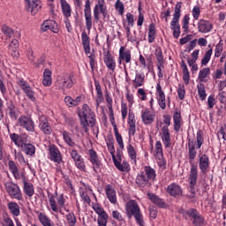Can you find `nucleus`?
Listing matches in <instances>:
<instances>
[{"instance_id": "1", "label": "nucleus", "mask_w": 226, "mask_h": 226, "mask_svg": "<svg viewBox=\"0 0 226 226\" xmlns=\"http://www.w3.org/2000/svg\"><path fill=\"white\" fill-rule=\"evenodd\" d=\"M79 117L80 124L86 133L89 132V127L93 128L96 124V115L87 104L83 105L82 111L79 113Z\"/></svg>"}, {"instance_id": "2", "label": "nucleus", "mask_w": 226, "mask_h": 226, "mask_svg": "<svg viewBox=\"0 0 226 226\" xmlns=\"http://www.w3.org/2000/svg\"><path fill=\"white\" fill-rule=\"evenodd\" d=\"M63 209L68 213V209H66V199L64 198V194L60 195H50L49 196V211H50L51 215H63Z\"/></svg>"}, {"instance_id": "3", "label": "nucleus", "mask_w": 226, "mask_h": 226, "mask_svg": "<svg viewBox=\"0 0 226 226\" xmlns=\"http://www.w3.org/2000/svg\"><path fill=\"white\" fill-rule=\"evenodd\" d=\"M199 178V170L197 169L196 165H192L191 167V170L189 173L188 177V193L185 195L186 199L188 200H191L192 202H195V197L197 195V192H195V186H197V179Z\"/></svg>"}, {"instance_id": "4", "label": "nucleus", "mask_w": 226, "mask_h": 226, "mask_svg": "<svg viewBox=\"0 0 226 226\" xmlns=\"http://www.w3.org/2000/svg\"><path fill=\"white\" fill-rule=\"evenodd\" d=\"M202 144H204V133L202 131H198L196 133V140L189 139L188 141V154L189 160L193 161L197 157V149H200L202 147Z\"/></svg>"}, {"instance_id": "5", "label": "nucleus", "mask_w": 226, "mask_h": 226, "mask_svg": "<svg viewBox=\"0 0 226 226\" xmlns=\"http://www.w3.org/2000/svg\"><path fill=\"white\" fill-rule=\"evenodd\" d=\"M55 86L61 91L72 89V87L75 86V79H73V74H62L60 76H57Z\"/></svg>"}, {"instance_id": "6", "label": "nucleus", "mask_w": 226, "mask_h": 226, "mask_svg": "<svg viewBox=\"0 0 226 226\" xmlns=\"http://www.w3.org/2000/svg\"><path fill=\"white\" fill-rule=\"evenodd\" d=\"M125 209L129 216H134L138 225L144 226V220L142 219L140 207H139V203H137V201L130 200L127 202Z\"/></svg>"}, {"instance_id": "7", "label": "nucleus", "mask_w": 226, "mask_h": 226, "mask_svg": "<svg viewBox=\"0 0 226 226\" xmlns=\"http://www.w3.org/2000/svg\"><path fill=\"white\" fill-rule=\"evenodd\" d=\"M100 13H102L104 20L105 19H109V11L107 10V5L105 4V0H98L97 4L94 8V19L95 24H98L100 20Z\"/></svg>"}, {"instance_id": "8", "label": "nucleus", "mask_w": 226, "mask_h": 226, "mask_svg": "<svg viewBox=\"0 0 226 226\" xmlns=\"http://www.w3.org/2000/svg\"><path fill=\"white\" fill-rule=\"evenodd\" d=\"M5 191L11 199H16V200H22V191H20V187L17 185V184L12 182L5 183Z\"/></svg>"}, {"instance_id": "9", "label": "nucleus", "mask_w": 226, "mask_h": 226, "mask_svg": "<svg viewBox=\"0 0 226 226\" xmlns=\"http://www.w3.org/2000/svg\"><path fill=\"white\" fill-rule=\"evenodd\" d=\"M109 120L113 126L115 139L119 146V149L123 151V149H124V142L123 141V136L119 133V131L117 130V124H116V119L114 118L113 109L110 111Z\"/></svg>"}, {"instance_id": "10", "label": "nucleus", "mask_w": 226, "mask_h": 226, "mask_svg": "<svg viewBox=\"0 0 226 226\" xmlns=\"http://www.w3.org/2000/svg\"><path fill=\"white\" fill-rule=\"evenodd\" d=\"M185 215L190 216L191 222L193 226H203L204 225V218L200 215V213H199V211H197V209L191 208L185 212Z\"/></svg>"}, {"instance_id": "11", "label": "nucleus", "mask_w": 226, "mask_h": 226, "mask_svg": "<svg viewBox=\"0 0 226 226\" xmlns=\"http://www.w3.org/2000/svg\"><path fill=\"white\" fill-rule=\"evenodd\" d=\"M17 84L21 87V89L24 91L25 94L31 100V102H34L36 100V97L34 96V91H33V88H31V86L27 84L24 79L19 78L17 79Z\"/></svg>"}, {"instance_id": "12", "label": "nucleus", "mask_w": 226, "mask_h": 226, "mask_svg": "<svg viewBox=\"0 0 226 226\" xmlns=\"http://www.w3.org/2000/svg\"><path fill=\"white\" fill-rule=\"evenodd\" d=\"M26 10L31 15H36L40 10H41V0H25Z\"/></svg>"}, {"instance_id": "13", "label": "nucleus", "mask_w": 226, "mask_h": 226, "mask_svg": "<svg viewBox=\"0 0 226 226\" xmlns=\"http://www.w3.org/2000/svg\"><path fill=\"white\" fill-rule=\"evenodd\" d=\"M113 162L115 167H117V169H118V170L121 172H128L130 170V164H128L126 161L123 162V152H117V157L113 159Z\"/></svg>"}, {"instance_id": "14", "label": "nucleus", "mask_w": 226, "mask_h": 226, "mask_svg": "<svg viewBox=\"0 0 226 226\" xmlns=\"http://www.w3.org/2000/svg\"><path fill=\"white\" fill-rule=\"evenodd\" d=\"M18 126L25 128L26 132H34V122L33 118L26 116H21L18 119Z\"/></svg>"}, {"instance_id": "15", "label": "nucleus", "mask_w": 226, "mask_h": 226, "mask_svg": "<svg viewBox=\"0 0 226 226\" xmlns=\"http://www.w3.org/2000/svg\"><path fill=\"white\" fill-rule=\"evenodd\" d=\"M181 6H182L181 2H177L175 6L173 19L170 22V29L171 30L177 29L179 27H181V26L179 25V19H181Z\"/></svg>"}, {"instance_id": "16", "label": "nucleus", "mask_w": 226, "mask_h": 226, "mask_svg": "<svg viewBox=\"0 0 226 226\" xmlns=\"http://www.w3.org/2000/svg\"><path fill=\"white\" fill-rule=\"evenodd\" d=\"M49 160L51 162H54L58 165H61V163H63V156L61 155V151H59V148L56 147V146L54 145L49 146Z\"/></svg>"}, {"instance_id": "17", "label": "nucleus", "mask_w": 226, "mask_h": 226, "mask_svg": "<svg viewBox=\"0 0 226 226\" xmlns=\"http://www.w3.org/2000/svg\"><path fill=\"white\" fill-rule=\"evenodd\" d=\"M156 119V113L153 109H145L141 111V120L143 124L147 126L153 124V122Z\"/></svg>"}, {"instance_id": "18", "label": "nucleus", "mask_w": 226, "mask_h": 226, "mask_svg": "<svg viewBox=\"0 0 226 226\" xmlns=\"http://www.w3.org/2000/svg\"><path fill=\"white\" fill-rule=\"evenodd\" d=\"M71 156L77 169H79V170H81V172H86V162H84V158H82V155L79 154V152L77 150L72 149L71 151Z\"/></svg>"}, {"instance_id": "19", "label": "nucleus", "mask_w": 226, "mask_h": 226, "mask_svg": "<svg viewBox=\"0 0 226 226\" xmlns=\"http://www.w3.org/2000/svg\"><path fill=\"white\" fill-rule=\"evenodd\" d=\"M155 94L159 107L162 110H165V109H167V99L165 98V92H163V89L162 88V85H160V83H157L156 85Z\"/></svg>"}, {"instance_id": "20", "label": "nucleus", "mask_w": 226, "mask_h": 226, "mask_svg": "<svg viewBox=\"0 0 226 226\" xmlns=\"http://www.w3.org/2000/svg\"><path fill=\"white\" fill-rule=\"evenodd\" d=\"M86 27L87 31L93 29V15L91 14V2L89 0L86 1L85 9H84Z\"/></svg>"}, {"instance_id": "21", "label": "nucleus", "mask_w": 226, "mask_h": 226, "mask_svg": "<svg viewBox=\"0 0 226 226\" xmlns=\"http://www.w3.org/2000/svg\"><path fill=\"white\" fill-rule=\"evenodd\" d=\"M118 61L119 64H121L122 61L127 64L132 63V50L126 49L124 46H121L119 49Z\"/></svg>"}, {"instance_id": "22", "label": "nucleus", "mask_w": 226, "mask_h": 226, "mask_svg": "<svg viewBox=\"0 0 226 226\" xmlns=\"http://www.w3.org/2000/svg\"><path fill=\"white\" fill-rule=\"evenodd\" d=\"M160 137L162 139V144L165 147H170L172 144V139H170V131L169 127L162 126L160 132Z\"/></svg>"}, {"instance_id": "23", "label": "nucleus", "mask_w": 226, "mask_h": 226, "mask_svg": "<svg viewBox=\"0 0 226 226\" xmlns=\"http://www.w3.org/2000/svg\"><path fill=\"white\" fill-rule=\"evenodd\" d=\"M197 26H198L199 33H202V34H206L211 33V31H213V23H211V21H209V20L201 19L198 21Z\"/></svg>"}, {"instance_id": "24", "label": "nucleus", "mask_w": 226, "mask_h": 226, "mask_svg": "<svg viewBox=\"0 0 226 226\" xmlns=\"http://www.w3.org/2000/svg\"><path fill=\"white\" fill-rule=\"evenodd\" d=\"M135 183L139 188H149L152 182L140 171L136 177Z\"/></svg>"}, {"instance_id": "25", "label": "nucleus", "mask_w": 226, "mask_h": 226, "mask_svg": "<svg viewBox=\"0 0 226 226\" xmlns=\"http://www.w3.org/2000/svg\"><path fill=\"white\" fill-rule=\"evenodd\" d=\"M166 192L171 197H181V195H183V189H181V185L176 183H172L168 185Z\"/></svg>"}, {"instance_id": "26", "label": "nucleus", "mask_w": 226, "mask_h": 226, "mask_svg": "<svg viewBox=\"0 0 226 226\" xmlns=\"http://www.w3.org/2000/svg\"><path fill=\"white\" fill-rule=\"evenodd\" d=\"M39 128L46 135H50V133H52V127H50V124H49V120L45 116L39 117Z\"/></svg>"}, {"instance_id": "27", "label": "nucleus", "mask_w": 226, "mask_h": 226, "mask_svg": "<svg viewBox=\"0 0 226 226\" xmlns=\"http://www.w3.org/2000/svg\"><path fill=\"white\" fill-rule=\"evenodd\" d=\"M127 123L129 124V137H133V135H135V132H137V121L135 120V114H133V112L132 111H129Z\"/></svg>"}, {"instance_id": "28", "label": "nucleus", "mask_w": 226, "mask_h": 226, "mask_svg": "<svg viewBox=\"0 0 226 226\" xmlns=\"http://www.w3.org/2000/svg\"><path fill=\"white\" fill-rule=\"evenodd\" d=\"M199 167L202 174H207L209 172V156L203 154L200 156Z\"/></svg>"}, {"instance_id": "29", "label": "nucleus", "mask_w": 226, "mask_h": 226, "mask_svg": "<svg viewBox=\"0 0 226 226\" xmlns=\"http://www.w3.org/2000/svg\"><path fill=\"white\" fill-rule=\"evenodd\" d=\"M91 193H93V190L89 185H83V187L79 189V195L86 204H91V198L89 197Z\"/></svg>"}, {"instance_id": "30", "label": "nucleus", "mask_w": 226, "mask_h": 226, "mask_svg": "<svg viewBox=\"0 0 226 226\" xmlns=\"http://www.w3.org/2000/svg\"><path fill=\"white\" fill-rule=\"evenodd\" d=\"M88 154H89V160L93 165L94 170L95 172H98V170H100V165H102L100 159H98V154H96V151H94V149H90Z\"/></svg>"}, {"instance_id": "31", "label": "nucleus", "mask_w": 226, "mask_h": 226, "mask_svg": "<svg viewBox=\"0 0 226 226\" xmlns=\"http://www.w3.org/2000/svg\"><path fill=\"white\" fill-rule=\"evenodd\" d=\"M105 193L107 199L109 200L111 204H117V196L116 194V190L112 185H107L105 186Z\"/></svg>"}, {"instance_id": "32", "label": "nucleus", "mask_w": 226, "mask_h": 226, "mask_svg": "<svg viewBox=\"0 0 226 226\" xmlns=\"http://www.w3.org/2000/svg\"><path fill=\"white\" fill-rule=\"evenodd\" d=\"M10 137L12 142H14V144L18 146V147H22L24 144H26V142H27L28 139L27 134L19 135L17 133H12L10 135Z\"/></svg>"}, {"instance_id": "33", "label": "nucleus", "mask_w": 226, "mask_h": 226, "mask_svg": "<svg viewBox=\"0 0 226 226\" xmlns=\"http://www.w3.org/2000/svg\"><path fill=\"white\" fill-rule=\"evenodd\" d=\"M155 156L159 159L160 167H165V160H163V147L162 141H156L155 143Z\"/></svg>"}, {"instance_id": "34", "label": "nucleus", "mask_w": 226, "mask_h": 226, "mask_svg": "<svg viewBox=\"0 0 226 226\" xmlns=\"http://www.w3.org/2000/svg\"><path fill=\"white\" fill-rule=\"evenodd\" d=\"M95 91H96V109L100 107V103H102L104 100L103 98V90H102V85H100V81L94 80Z\"/></svg>"}, {"instance_id": "35", "label": "nucleus", "mask_w": 226, "mask_h": 226, "mask_svg": "<svg viewBox=\"0 0 226 226\" xmlns=\"http://www.w3.org/2000/svg\"><path fill=\"white\" fill-rule=\"evenodd\" d=\"M84 101V95H79L75 99L72 98V96H66L64 98V102L67 107H77V105H80Z\"/></svg>"}, {"instance_id": "36", "label": "nucleus", "mask_w": 226, "mask_h": 226, "mask_svg": "<svg viewBox=\"0 0 226 226\" xmlns=\"http://www.w3.org/2000/svg\"><path fill=\"white\" fill-rule=\"evenodd\" d=\"M37 218L41 223V225L42 226H56V224H54V222H52V220L50 219V217H49V215H47V214L43 213V212H39L37 213Z\"/></svg>"}, {"instance_id": "37", "label": "nucleus", "mask_w": 226, "mask_h": 226, "mask_svg": "<svg viewBox=\"0 0 226 226\" xmlns=\"http://www.w3.org/2000/svg\"><path fill=\"white\" fill-rule=\"evenodd\" d=\"M183 126V117H181V112L176 111L173 115V128L177 133L181 130Z\"/></svg>"}, {"instance_id": "38", "label": "nucleus", "mask_w": 226, "mask_h": 226, "mask_svg": "<svg viewBox=\"0 0 226 226\" xmlns=\"http://www.w3.org/2000/svg\"><path fill=\"white\" fill-rule=\"evenodd\" d=\"M81 41L86 55L89 56V54H91V42L89 41V36H87V33H86V31L82 32L81 34Z\"/></svg>"}, {"instance_id": "39", "label": "nucleus", "mask_w": 226, "mask_h": 226, "mask_svg": "<svg viewBox=\"0 0 226 226\" xmlns=\"http://www.w3.org/2000/svg\"><path fill=\"white\" fill-rule=\"evenodd\" d=\"M147 197L149 200H151V202H153V204H154L158 207H162V209L167 207V203H165V201H163V200L159 198L156 194L150 192L147 194Z\"/></svg>"}, {"instance_id": "40", "label": "nucleus", "mask_w": 226, "mask_h": 226, "mask_svg": "<svg viewBox=\"0 0 226 226\" xmlns=\"http://www.w3.org/2000/svg\"><path fill=\"white\" fill-rule=\"evenodd\" d=\"M60 6L64 19L72 17V5L66 0H60Z\"/></svg>"}, {"instance_id": "41", "label": "nucleus", "mask_w": 226, "mask_h": 226, "mask_svg": "<svg viewBox=\"0 0 226 226\" xmlns=\"http://www.w3.org/2000/svg\"><path fill=\"white\" fill-rule=\"evenodd\" d=\"M141 172L144 173L151 183H154V181H156V170H154L151 166H145Z\"/></svg>"}, {"instance_id": "42", "label": "nucleus", "mask_w": 226, "mask_h": 226, "mask_svg": "<svg viewBox=\"0 0 226 226\" xmlns=\"http://www.w3.org/2000/svg\"><path fill=\"white\" fill-rule=\"evenodd\" d=\"M146 76L142 72H136L135 79L132 80V86L135 89L142 87L145 84Z\"/></svg>"}, {"instance_id": "43", "label": "nucleus", "mask_w": 226, "mask_h": 226, "mask_svg": "<svg viewBox=\"0 0 226 226\" xmlns=\"http://www.w3.org/2000/svg\"><path fill=\"white\" fill-rule=\"evenodd\" d=\"M103 59L107 68L111 70V72H114L116 70V60L114 59V56H112L110 52H108Z\"/></svg>"}, {"instance_id": "44", "label": "nucleus", "mask_w": 226, "mask_h": 226, "mask_svg": "<svg viewBox=\"0 0 226 226\" xmlns=\"http://www.w3.org/2000/svg\"><path fill=\"white\" fill-rule=\"evenodd\" d=\"M211 75V69L209 67L203 68L200 70L199 75H198V82H207V77Z\"/></svg>"}, {"instance_id": "45", "label": "nucleus", "mask_w": 226, "mask_h": 226, "mask_svg": "<svg viewBox=\"0 0 226 226\" xmlns=\"http://www.w3.org/2000/svg\"><path fill=\"white\" fill-rule=\"evenodd\" d=\"M21 149L27 156H33L36 153V147L31 143L21 145Z\"/></svg>"}, {"instance_id": "46", "label": "nucleus", "mask_w": 226, "mask_h": 226, "mask_svg": "<svg viewBox=\"0 0 226 226\" xmlns=\"http://www.w3.org/2000/svg\"><path fill=\"white\" fill-rule=\"evenodd\" d=\"M181 69L183 72V80L185 86H188V84H190V71L188 70V65H186L185 61L181 62Z\"/></svg>"}, {"instance_id": "47", "label": "nucleus", "mask_w": 226, "mask_h": 226, "mask_svg": "<svg viewBox=\"0 0 226 226\" xmlns=\"http://www.w3.org/2000/svg\"><path fill=\"white\" fill-rule=\"evenodd\" d=\"M19 41L17 39H13L11 42L9 44V50L12 56V57H19Z\"/></svg>"}, {"instance_id": "48", "label": "nucleus", "mask_w": 226, "mask_h": 226, "mask_svg": "<svg viewBox=\"0 0 226 226\" xmlns=\"http://www.w3.org/2000/svg\"><path fill=\"white\" fill-rule=\"evenodd\" d=\"M109 153L112 156V160L116 158V147H114V138L109 137L106 139Z\"/></svg>"}, {"instance_id": "49", "label": "nucleus", "mask_w": 226, "mask_h": 226, "mask_svg": "<svg viewBox=\"0 0 226 226\" xmlns=\"http://www.w3.org/2000/svg\"><path fill=\"white\" fill-rule=\"evenodd\" d=\"M7 207L13 216L20 215V207L16 202H9Z\"/></svg>"}, {"instance_id": "50", "label": "nucleus", "mask_w": 226, "mask_h": 226, "mask_svg": "<svg viewBox=\"0 0 226 226\" xmlns=\"http://www.w3.org/2000/svg\"><path fill=\"white\" fill-rule=\"evenodd\" d=\"M156 38V27L154 24H150L148 27V43H153Z\"/></svg>"}, {"instance_id": "51", "label": "nucleus", "mask_w": 226, "mask_h": 226, "mask_svg": "<svg viewBox=\"0 0 226 226\" xmlns=\"http://www.w3.org/2000/svg\"><path fill=\"white\" fill-rule=\"evenodd\" d=\"M2 33L5 36L6 40H10L13 36V34H15V31L13 30V28L6 25L2 26Z\"/></svg>"}, {"instance_id": "52", "label": "nucleus", "mask_w": 226, "mask_h": 226, "mask_svg": "<svg viewBox=\"0 0 226 226\" xmlns=\"http://www.w3.org/2000/svg\"><path fill=\"white\" fill-rule=\"evenodd\" d=\"M63 137H64V140L65 144L69 145L70 147H75L77 146V144H75V142L72 139V133L64 131L63 132Z\"/></svg>"}, {"instance_id": "53", "label": "nucleus", "mask_w": 226, "mask_h": 226, "mask_svg": "<svg viewBox=\"0 0 226 226\" xmlns=\"http://www.w3.org/2000/svg\"><path fill=\"white\" fill-rule=\"evenodd\" d=\"M127 153H128L129 158H131L132 162H133V163H136L137 162V151H135V147H133L132 144H129L127 146Z\"/></svg>"}, {"instance_id": "54", "label": "nucleus", "mask_w": 226, "mask_h": 226, "mask_svg": "<svg viewBox=\"0 0 226 226\" xmlns=\"http://www.w3.org/2000/svg\"><path fill=\"white\" fill-rule=\"evenodd\" d=\"M197 89L200 99L201 100V102H204V100H206V97L207 96V94H206V86H204V84L202 83H199L197 85Z\"/></svg>"}, {"instance_id": "55", "label": "nucleus", "mask_w": 226, "mask_h": 226, "mask_svg": "<svg viewBox=\"0 0 226 226\" xmlns=\"http://www.w3.org/2000/svg\"><path fill=\"white\" fill-rule=\"evenodd\" d=\"M56 26H57L56 21H54V20H46L42 24L41 29H43V31H49H49H54V27H56Z\"/></svg>"}, {"instance_id": "56", "label": "nucleus", "mask_w": 226, "mask_h": 226, "mask_svg": "<svg viewBox=\"0 0 226 226\" xmlns=\"http://www.w3.org/2000/svg\"><path fill=\"white\" fill-rule=\"evenodd\" d=\"M24 192L28 197H33V195H34V188L33 187V184L29 182H25Z\"/></svg>"}, {"instance_id": "57", "label": "nucleus", "mask_w": 226, "mask_h": 226, "mask_svg": "<svg viewBox=\"0 0 226 226\" xmlns=\"http://www.w3.org/2000/svg\"><path fill=\"white\" fill-rule=\"evenodd\" d=\"M65 218L68 226L77 225V217L75 216V214L73 212H70L69 214H67Z\"/></svg>"}, {"instance_id": "58", "label": "nucleus", "mask_w": 226, "mask_h": 226, "mask_svg": "<svg viewBox=\"0 0 226 226\" xmlns=\"http://www.w3.org/2000/svg\"><path fill=\"white\" fill-rule=\"evenodd\" d=\"M9 169L11 172H12L16 179H19V177H20V173H19V168L17 167V164H15L13 161L9 162Z\"/></svg>"}, {"instance_id": "59", "label": "nucleus", "mask_w": 226, "mask_h": 226, "mask_svg": "<svg viewBox=\"0 0 226 226\" xmlns=\"http://www.w3.org/2000/svg\"><path fill=\"white\" fill-rule=\"evenodd\" d=\"M8 110L9 116L11 119H17V117H19V114L17 113V106H15V104H9Z\"/></svg>"}, {"instance_id": "60", "label": "nucleus", "mask_w": 226, "mask_h": 226, "mask_svg": "<svg viewBox=\"0 0 226 226\" xmlns=\"http://www.w3.org/2000/svg\"><path fill=\"white\" fill-rule=\"evenodd\" d=\"M92 207L94 211L96 213V215H98V216H103L107 215V212H105V209H103V207L100 206V204L98 203H94L92 205Z\"/></svg>"}, {"instance_id": "61", "label": "nucleus", "mask_w": 226, "mask_h": 226, "mask_svg": "<svg viewBox=\"0 0 226 226\" xmlns=\"http://www.w3.org/2000/svg\"><path fill=\"white\" fill-rule=\"evenodd\" d=\"M213 56V49H208L203 58L201 59V64L202 66H206L209 61H211V56Z\"/></svg>"}, {"instance_id": "62", "label": "nucleus", "mask_w": 226, "mask_h": 226, "mask_svg": "<svg viewBox=\"0 0 226 226\" xmlns=\"http://www.w3.org/2000/svg\"><path fill=\"white\" fill-rule=\"evenodd\" d=\"M155 57L157 60V64H164L165 60L163 59V52L162 51V49H155Z\"/></svg>"}, {"instance_id": "63", "label": "nucleus", "mask_w": 226, "mask_h": 226, "mask_svg": "<svg viewBox=\"0 0 226 226\" xmlns=\"http://www.w3.org/2000/svg\"><path fill=\"white\" fill-rule=\"evenodd\" d=\"M222 52H223V41L221 40L215 46V57H220L222 56Z\"/></svg>"}, {"instance_id": "64", "label": "nucleus", "mask_w": 226, "mask_h": 226, "mask_svg": "<svg viewBox=\"0 0 226 226\" xmlns=\"http://www.w3.org/2000/svg\"><path fill=\"white\" fill-rule=\"evenodd\" d=\"M108 221H109L108 214H106L104 215L98 216V218H97L98 226H107Z\"/></svg>"}]
</instances>
